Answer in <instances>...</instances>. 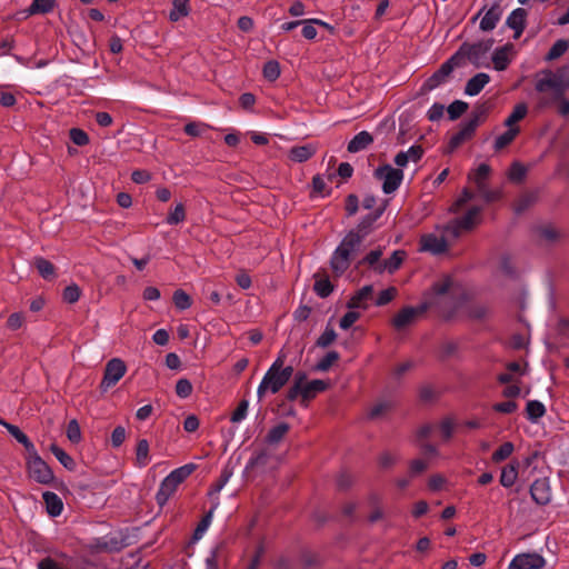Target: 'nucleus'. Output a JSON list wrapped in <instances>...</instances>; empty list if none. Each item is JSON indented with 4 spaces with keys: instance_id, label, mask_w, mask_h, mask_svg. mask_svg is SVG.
Listing matches in <instances>:
<instances>
[{
    "instance_id": "nucleus-1",
    "label": "nucleus",
    "mask_w": 569,
    "mask_h": 569,
    "mask_svg": "<svg viewBox=\"0 0 569 569\" xmlns=\"http://www.w3.org/2000/svg\"><path fill=\"white\" fill-rule=\"evenodd\" d=\"M535 89L541 93L538 108L546 109L555 106L569 89V66H565L556 72L550 69L541 70L537 74Z\"/></svg>"
},
{
    "instance_id": "nucleus-2",
    "label": "nucleus",
    "mask_w": 569,
    "mask_h": 569,
    "mask_svg": "<svg viewBox=\"0 0 569 569\" xmlns=\"http://www.w3.org/2000/svg\"><path fill=\"white\" fill-rule=\"evenodd\" d=\"M362 242L353 233H347L330 258V268L335 277H341L359 253Z\"/></svg>"
},
{
    "instance_id": "nucleus-3",
    "label": "nucleus",
    "mask_w": 569,
    "mask_h": 569,
    "mask_svg": "<svg viewBox=\"0 0 569 569\" xmlns=\"http://www.w3.org/2000/svg\"><path fill=\"white\" fill-rule=\"evenodd\" d=\"M293 373L295 370L292 366H287L286 369L269 367L258 386L257 396L259 400H261L267 392H279L289 382Z\"/></svg>"
},
{
    "instance_id": "nucleus-4",
    "label": "nucleus",
    "mask_w": 569,
    "mask_h": 569,
    "mask_svg": "<svg viewBox=\"0 0 569 569\" xmlns=\"http://www.w3.org/2000/svg\"><path fill=\"white\" fill-rule=\"evenodd\" d=\"M493 43V39L481 40L475 43L463 42L461 44V52L465 53L466 59H468L476 68L488 67L489 63L485 60Z\"/></svg>"
},
{
    "instance_id": "nucleus-5",
    "label": "nucleus",
    "mask_w": 569,
    "mask_h": 569,
    "mask_svg": "<svg viewBox=\"0 0 569 569\" xmlns=\"http://www.w3.org/2000/svg\"><path fill=\"white\" fill-rule=\"evenodd\" d=\"M431 303L425 301L417 307L407 306L403 307L399 312L392 318L391 325L392 327L401 331L409 326L413 325L417 319L423 316L430 308Z\"/></svg>"
},
{
    "instance_id": "nucleus-6",
    "label": "nucleus",
    "mask_w": 569,
    "mask_h": 569,
    "mask_svg": "<svg viewBox=\"0 0 569 569\" xmlns=\"http://www.w3.org/2000/svg\"><path fill=\"white\" fill-rule=\"evenodd\" d=\"M27 468L30 478L41 485H49L53 481L54 475L47 462L34 451L27 458Z\"/></svg>"
},
{
    "instance_id": "nucleus-7",
    "label": "nucleus",
    "mask_w": 569,
    "mask_h": 569,
    "mask_svg": "<svg viewBox=\"0 0 569 569\" xmlns=\"http://www.w3.org/2000/svg\"><path fill=\"white\" fill-rule=\"evenodd\" d=\"M373 177L382 181V191L386 194H390L395 192L401 184L403 180V171L386 163L379 166L375 170Z\"/></svg>"
},
{
    "instance_id": "nucleus-8",
    "label": "nucleus",
    "mask_w": 569,
    "mask_h": 569,
    "mask_svg": "<svg viewBox=\"0 0 569 569\" xmlns=\"http://www.w3.org/2000/svg\"><path fill=\"white\" fill-rule=\"evenodd\" d=\"M126 371V363L121 359L113 358L109 360L104 368L100 389L107 391L109 388L113 387L124 376Z\"/></svg>"
},
{
    "instance_id": "nucleus-9",
    "label": "nucleus",
    "mask_w": 569,
    "mask_h": 569,
    "mask_svg": "<svg viewBox=\"0 0 569 569\" xmlns=\"http://www.w3.org/2000/svg\"><path fill=\"white\" fill-rule=\"evenodd\" d=\"M387 206L388 200H385L380 207L366 214L357 227L349 231V233L358 236L360 241L363 242L365 238L372 232L375 222L385 213Z\"/></svg>"
},
{
    "instance_id": "nucleus-10",
    "label": "nucleus",
    "mask_w": 569,
    "mask_h": 569,
    "mask_svg": "<svg viewBox=\"0 0 569 569\" xmlns=\"http://www.w3.org/2000/svg\"><path fill=\"white\" fill-rule=\"evenodd\" d=\"M546 559L537 552L517 555L509 563V569H542Z\"/></svg>"
},
{
    "instance_id": "nucleus-11",
    "label": "nucleus",
    "mask_w": 569,
    "mask_h": 569,
    "mask_svg": "<svg viewBox=\"0 0 569 569\" xmlns=\"http://www.w3.org/2000/svg\"><path fill=\"white\" fill-rule=\"evenodd\" d=\"M530 496L539 506H546L551 501V488L548 478L536 479L530 486Z\"/></svg>"
},
{
    "instance_id": "nucleus-12",
    "label": "nucleus",
    "mask_w": 569,
    "mask_h": 569,
    "mask_svg": "<svg viewBox=\"0 0 569 569\" xmlns=\"http://www.w3.org/2000/svg\"><path fill=\"white\" fill-rule=\"evenodd\" d=\"M420 249L438 256L448 250V242L443 236L427 233L420 238Z\"/></svg>"
},
{
    "instance_id": "nucleus-13",
    "label": "nucleus",
    "mask_w": 569,
    "mask_h": 569,
    "mask_svg": "<svg viewBox=\"0 0 569 569\" xmlns=\"http://www.w3.org/2000/svg\"><path fill=\"white\" fill-rule=\"evenodd\" d=\"M527 11L522 8L515 9L507 18L506 24L515 31L513 39L520 38L526 28Z\"/></svg>"
},
{
    "instance_id": "nucleus-14",
    "label": "nucleus",
    "mask_w": 569,
    "mask_h": 569,
    "mask_svg": "<svg viewBox=\"0 0 569 569\" xmlns=\"http://www.w3.org/2000/svg\"><path fill=\"white\" fill-rule=\"evenodd\" d=\"M451 67L442 63L440 68L433 72L422 84V91H431L447 81V78L451 74Z\"/></svg>"
},
{
    "instance_id": "nucleus-15",
    "label": "nucleus",
    "mask_w": 569,
    "mask_h": 569,
    "mask_svg": "<svg viewBox=\"0 0 569 569\" xmlns=\"http://www.w3.org/2000/svg\"><path fill=\"white\" fill-rule=\"evenodd\" d=\"M0 425H2V426L8 430V432H9V433H10V435H11V436H12V437H13V438L19 442V443H21V445L24 447V449H26V451H27L28 456H29V455H34V451H37V450H36L34 445L30 441V439L28 438V436H27L24 432H22V431L20 430V428H19L18 426L12 425V423H9V422H7V421H4V420H2V419H0Z\"/></svg>"
},
{
    "instance_id": "nucleus-16",
    "label": "nucleus",
    "mask_w": 569,
    "mask_h": 569,
    "mask_svg": "<svg viewBox=\"0 0 569 569\" xmlns=\"http://www.w3.org/2000/svg\"><path fill=\"white\" fill-rule=\"evenodd\" d=\"M406 257L407 252L405 250H396L392 252L389 259H386L383 262L376 267V271L378 273H382L383 271L393 273L401 267Z\"/></svg>"
},
{
    "instance_id": "nucleus-17",
    "label": "nucleus",
    "mask_w": 569,
    "mask_h": 569,
    "mask_svg": "<svg viewBox=\"0 0 569 569\" xmlns=\"http://www.w3.org/2000/svg\"><path fill=\"white\" fill-rule=\"evenodd\" d=\"M373 136L368 131H360L348 143L347 150L357 153L368 149L373 143Z\"/></svg>"
},
{
    "instance_id": "nucleus-18",
    "label": "nucleus",
    "mask_w": 569,
    "mask_h": 569,
    "mask_svg": "<svg viewBox=\"0 0 569 569\" xmlns=\"http://www.w3.org/2000/svg\"><path fill=\"white\" fill-rule=\"evenodd\" d=\"M513 50L512 43H506L502 47L497 48L492 53V63L496 70L503 71L510 63L509 53Z\"/></svg>"
},
{
    "instance_id": "nucleus-19",
    "label": "nucleus",
    "mask_w": 569,
    "mask_h": 569,
    "mask_svg": "<svg viewBox=\"0 0 569 569\" xmlns=\"http://www.w3.org/2000/svg\"><path fill=\"white\" fill-rule=\"evenodd\" d=\"M328 387L329 382L321 379L307 382L302 388V405L307 406L308 401L313 399L318 393L327 390Z\"/></svg>"
},
{
    "instance_id": "nucleus-20",
    "label": "nucleus",
    "mask_w": 569,
    "mask_h": 569,
    "mask_svg": "<svg viewBox=\"0 0 569 569\" xmlns=\"http://www.w3.org/2000/svg\"><path fill=\"white\" fill-rule=\"evenodd\" d=\"M178 485L167 476L160 483V488L156 495V501L159 507H163L169 498L177 491Z\"/></svg>"
},
{
    "instance_id": "nucleus-21",
    "label": "nucleus",
    "mask_w": 569,
    "mask_h": 569,
    "mask_svg": "<svg viewBox=\"0 0 569 569\" xmlns=\"http://www.w3.org/2000/svg\"><path fill=\"white\" fill-rule=\"evenodd\" d=\"M502 14V9L500 4L495 3L491 8L486 12L483 18L480 21V29L482 31H491L496 28Z\"/></svg>"
},
{
    "instance_id": "nucleus-22",
    "label": "nucleus",
    "mask_w": 569,
    "mask_h": 569,
    "mask_svg": "<svg viewBox=\"0 0 569 569\" xmlns=\"http://www.w3.org/2000/svg\"><path fill=\"white\" fill-rule=\"evenodd\" d=\"M373 292L372 284H367L362 287L360 290L356 291V293L348 300L347 307L349 309H366V301L371 298Z\"/></svg>"
},
{
    "instance_id": "nucleus-23",
    "label": "nucleus",
    "mask_w": 569,
    "mask_h": 569,
    "mask_svg": "<svg viewBox=\"0 0 569 569\" xmlns=\"http://www.w3.org/2000/svg\"><path fill=\"white\" fill-rule=\"evenodd\" d=\"M490 76L483 72L477 73L472 78H470L465 87V93L468 96H477L479 94L485 86L489 83Z\"/></svg>"
},
{
    "instance_id": "nucleus-24",
    "label": "nucleus",
    "mask_w": 569,
    "mask_h": 569,
    "mask_svg": "<svg viewBox=\"0 0 569 569\" xmlns=\"http://www.w3.org/2000/svg\"><path fill=\"white\" fill-rule=\"evenodd\" d=\"M42 499L46 503V509L49 516L58 517L61 515L63 509V502L57 493L46 491L42 493Z\"/></svg>"
},
{
    "instance_id": "nucleus-25",
    "label": "nucleus",
    "mask_w": 569,
    "mask_h": 569,
    "mask_svg": "<svg viewBox=\"0 0 569 569\" xmlns=\"http://www.w3.org/2000/svg\"><path fill=\"white\" fill-rule=\"evenodd\" d=\"M316 151L317 149L313 144L296 146L290 149L289 158L295 162L301 163L309 160Z\"/></svg>"
},
{
    "instance_id": "nucleus-26",
    "label": "nucleus",
    "mask_w": 569,
    "mask_h": 569,
    "mask_svg": "<svg viewBox=\"0 0 569 569\" xmlns=\"http://www.w3.org/2000/svg\"><path fill=\"white\" fill-rule=\"evenodd\" d=\"M536 232L540 239L547 243H555L561 238V232L553 224H541L536 228Z\"/></svg>"
},
{
    "instance_id": "nucleus-27",
    "label": "nucleus",
    "mask_w": 569,
    "mask_h": 569,
    "mask_svg": "<svg viewBox=\"0 0 569 569\" xmlns=\"http://www.w3.org/2000/svg\"><path fill=\"white\" fill-rule=\"evenodd\" d=\"M538 200V191H529L521 194L515 202L513 209L517 214L525 212Z\"/></svg>"
},
{
    "instance_id": "nucleus-28",
    "label": "nucleus",
    "mask_w": 569,
    "mask_h": 569,
    "mask_svg": "<svg viewBox=\"0 0 569 569\" xmlns=\"http://www.w3.org/2000/svg\"><path fill=\"white\" fill-rule=\"evenodd\" d=\"M518 467H519V463L515 462V463H508L507 466H505L502 468L500 479H499L501 486L509 488L515 485V482L518 478Z\"/></svg>"
},
{
    "instance_id": "nucleus-29",
    "label": "nucleus",
    "mask_w": 569,
    "mask_h": 569,
    "mask_svg": "<svg viewBox=\"0 0 569 569\" xmlns=\"http://www.w3.org/2000/svg\"><path fill=\"white\" fill-rule=\"evenodd\" d=\"M290 429V426L287 422H280L277 426L272 427L267 436H266V442L268 445H277L279 443L283 437L288 433Z\"/></svg>"
},
{
    "instance_id": "nucleus-30",
    "label": "nucleus",
    "mask_w": 569,
    "mask_h": 569,
    "mask_svg": "<svg viewBox=\"0 0 569 569\" xmlns=\"http://www.w3.org/2000/svg\"><path fill=\"white\" fill-rule=\"evenodd\" d=\"M49 449L67 470L73 471L76 469V461L62 448L56 443H52Z\"/></svg>"
},
{
    "instance_id": "nucleus-31",
    "label": "nucleus",
    "mask_w": 569,
    "mask_h": 569,
    "mask_svg": "<svg viewBox=\"0 0 569 569\" xmlns=\"http://www.w3.org/2000/svg\"><path fill=\"white\" fill-rule=\"evenodd\" d=\"M34 267L39 274L46 280H51L56 277V268L53 263L42 257H37L34 259Z\"/></svg>"
},
{
    "instance_id": "nucleus-32",
    "label": "nucleus",
    "mask_w": 569,
    "mask_h": 569,
    "mask_svg": "<svg viewBox=\"0 0 569 569\" xmlns=\"http://www.w3.org/2000/svg\"><path fill=\"white\" fill-rule=\"evenodd\" d=\"M190 0H173L172 10L169 13V19L172 22L179 21L181 18L187 17L190 12L189 8Z\"/></svg>"
},
{
    "instance_id": "nucleus-33",
    "label": "nucleus",
    "mask_w": 569,
    "mask_h": 569,
    "mask_svg": "<svg viewBox=\"0 0 569 569\" xmlns=\"http://www.w3.org/2000/svg\"><path fill=\"white\" fill-rule=\"evenodd\" d=\"M316 281L313 284L315 292L320 298H327L329 297L333 291V284L330 282L328 276H325L323 278H319V273L315 274Z\"/></svg>"
},
{
    "instance_id": "nucleus-34",
    "label": "nucleus",
    "mask_w": 569,
    "mask_h": 569,
    "mask_svg": "<svg viewBox=\"0 0 569 569\" xmlns=\"http://www.w3.org/2000/svg\"><path fill=\"white\" fill-rule=\"evenodd\" d=\"M546 413V408L542 402L538 400H530L526 407V415L528 420L536 422Z\"/></svg>"
},
{
    "instance_id": "nucleus-35",
    "label": "nucleus",
    "mask_w": 569,
    "mask_h": 569,
    "mask_svg": "<svg viewBox=\"0 0 569 569\" xmlns=\"http://www.w3.org/2000/svg\"><path fill=\"white\" fill-rule=\"evenodd\" d=\"M149 442L147 439H140L136 448V461L138 467H146L149 463Z\"/></svg>"
},
{
    "instance_id": "nucleus-36",
    "label": "nucleus",
    "mask_w": 569,
    "mask_h": 569,
    "mask_svg": "<svg viewBox=\"0 0 569 569\" xmlns=\"http://www.w3.org/2000/svg\"><path fill=\"white\" fill-rule=\"evenodd\" d=\"M56 0H33L28 8L29 14H46L53 10Z\"/></svg>"
},
{
    "instance_id": "nucleus-37",
    "label": "nucleus",
    "mask_w": 569,
    "mask_h": 569,
    "mask_svg": "<svg viewBox=\"0 0 569 569\" xmlns=\"http://www.w3.org/2000/svg\"><path fill=\"white\" fill-rule=\"evenodd\" d=\"M481 209L479 207L470 208L465 216L457 219L458 226L463 230H471L476 224V218L479 216Z\"/></svg>"
},
{
    "instance_id": "nucleus-38",
    "label": "nucleus",
    "mask_w": 569,
    "mask_h": 569,
    "mask_svg": "<svg viewBox=\"0 0 569 569\" xmlns=\"http://www.w3.org/2000/svg\"><path fill=\"white\" fill-rule=\"evenodd\" d=\"M196 468L194 463H188L174 469L168 476L179 486L196 470Z\"/></svg>"
},
{
    "instance_id": "nucleus-39",
    "label": "nucleus",
    "mask_w": 569,
    "mask_h": 569,
    "mask_svg": "<svg viewBox=\"0 0 569 569\" xmlns=\"http://www.w3.org/2000/svg\"><path fill=\"white\" fill-rule=\"evenodd\" d=\"M490 109H491V104L488 101L478 103L475 106L473 110L471 111L469 119L471 121H476V123L479 126L487 119Z\"/></svg>"
},
{
    "instance_id": "nucleus-40",
    "label": "nucleus",
    "mask_w": 569,
    "mask_h": 569,
    "mask_svg": "<svg viewBox=\"0 0 569 569\" xmlns=\"http://www.w3.org/2000/svg\"><path fill=\"white\" fill-rule=\"evenodd\" d=\"M519 133V128H509L506 132L496 138L495 150L499 151L509 146Z\"/></svg>"
},
{
    "instance_id": "nucleus-41",
    "label": "nucleus",
    "mask_w": 569,
    "mask_h": 569,
    "mask_svg": "<svg viewBox=\"0 0 569 569\" xmlns=\"http://www.w3.org/2000/svg\"><path fill=\"white\" fill-rule=\"evenodd\" d=\"M340 359V355L337 351H329L327 355L320 359L315 366L316 371H328L331 366Z\"/></svg>"
},
{
    "instance_id": "nucleus-42",
    "label": "nucleus",
    "mask_w": 569,
    "mask_h": 569,
    "mask_svg": "<svg viewBox=\"0 0 569 569\" xmlns=\"http://www.w3.org/2000/svg\"><path fill=\"white\" fill-rule=\"evenodd\" d=\"M513 443L510 441H506L492 453L491 460L496 463H499L508 459L513 452Z\"/></svg>"
},
{
    "instance_id": "nucleus-43",
    "label": "nucleus",
    "mask_w": 569,
    "mask_h": 569,
    "mask_svg": "<svg viewBox=\"0 0 569 569\" xmlns=\"http://www.w3.org/2000/svg\"><path fill=\"white\" fill-rule=\"evenodd\" d=\"M528 112V108L525 103H518L512 112L508 116V118L505 120V126L512 128L511 126L520 120H522Z\"/></svg>"
},
{
    "instance_id": "nucleus-44",
    "label": "nucleus",
    "mask_w": 569,
    "mask_h": 569,
    "mask_svg": "<svg viewBox=\"0 0 569 569\" xmlns=\"http://www.w3.org/2000/svg\"><path fill=\"white\" fill-rule=\"evenodd\" d=\"M569 48V40H557L552 47L550 48L549 52L546 56V60L551 61L555 59H558L561 57L566 50Z\"/></svg>"
},
{
    "instance_id": "nucleus-45",
    "label": "nucleus",
    "mask_w": 569,
    "mask_h": 569,
    "mask_svg": "<svg viewBox=\"0 0 569 569\" xmlns=\"http://www.w3.org/2000/svg\"><path fill=\"white\" fill-rule=\"evenodd\" d=\"M469 108V104L462 100H455L447 108L450 120H457L460 118Z\"/></svg>"
},
{
    "instance_id": "nucleus-46",
    "label": "nucleus",
    "mask_w": 569,
    "mask_h": 569,
    "mask_svg": "<svg viewBox=\"0 0 569 569\" xmlns=\"http://www.w3.org/2000/svg\"><path fill=\"white\" fill-rule=\"evenodd\" d=\"M453 284V280L450 276H443L440 280L436 281L431 286V291L436 296H443L449 292Z\"/></svg>"
},
{
    "instance_id": "nucleus-47",
    "label": "nucleus",
    "mask_w": 569,
    "mask_h": 569,
    "mask_svg": "<svg viewBox=\"0 0 569 569\" xmlns=\"http://www.w3.org/2000/svg\"><path fill=\"white\" fill-rule=\"evenodd\" d=\"M172 300L176 308L179 310H186L192 305L190 296L182 289H178L173 292Z\"/></svg>"
},
{
    "instance_id": "nucleus-48",
    "label": "nucleus",
    "mask_w": 569,
    "mask_h": 569,
    "mask_svg": "<svg viewBox=\"0 0 569 569\" xmlns=\"http://www.w3.org/2000/svg\"><path fill=\"white\" fill-rule=\"evenodd\" d=\"M336 339L337 333L335 329L330 325H328L322 335L317 339L316 347L328 348L335 342Z\"/></svg>"
},
{
    "instance_id": "nucleus-49",
    "label": "nucleus",
    "mask_w": 569,
    "mask_h": 569,
    "mask_svg": "<svg viewBox=\"0 0 569 569\" xmlns=\"http://www.w3.org/2000/svg\"><path fill=\"white\" fill-rule=\"evenodd\" d=\"M213 515V509L209 510L200 520L197 528L193 531L192 540L198 541L202 538L203 533L207 531L208 527L210 526L211 519Z\"/></svg>"
},
{
    "instance_id": "nucleus-50",
    "label": "nucleus",
    "mask_w": 569,
    "mask_h": 569,
    "mask_svg": "<svg viewBox=\"0 0 569 569\" xmlns=\"http://www.w3.org/2000/svg\"><path fill=\"white\" fill-rule=\"evenodd\" d=\"M263 77L269 81H276L280 76V64L276 60L267 61L262 70Z\"/></svg>"
},
{
    "instance_id": "nucleus-51",
    "label": "nucleus",
    "mask_w": 569,
    "mask_h": 569,
    "mask_svg": "<svg viewBox=\"0 0 569 569\" xmlns=\"http://www.w3.org/2000/svg\"><path fill=\"white\" fill-rule=\"evenodd\" d=\"M186 219V210L182 203H177L176 207L170 211L168 217L166 218V222L168 224H178Z\"/></svg>"
},
{
    "instance_id": "nucleus-52",
    "label": "nucleus",
    "mask_w": 569,
    "mask_h": 569,
    "mask_svg": "<svg viewBox=\"0 0 569 569\" xmlns=\"http://www.w3.org/2000/svg\"><path fill=\"white\" fill-rule=\"evenodd\" d=\"M381 256H382L381 249L371 250L361 260L358 261L356 267L359 268L362 264H368L369 267H371L376 270V267L381 263V262H379Z\"/></svg>"
},
{
    "instance_id": "nucleus-53",
    "label": "nucleus",
    "mask_w": 569,
    "mask_h": 569,
    "mask_svg": "<svg viewBox=\"0 0 569 569\" xmlns=\"http://www.w3.org/2000/svg\"><path fill=\"white\" fill-rule=\"evenodd\" d=\"M477 191L481 196V198L487 202H493L500 199V191L499 190H490L487 186V183H478Z\"/></svg>"
},
{
    "instance_id": "nucleus-54",
    "label": "nucleus",
    "mask_w": 569,
    "mask_h": 569,
    "mask_svg": "<svg viewBox=\"0 0 569 569\" xmlns=\"http://www.w3.org/2000/svg\"><path fill=\"white\" fill-rule=\"evenodd\" d=\"M527 174V168L518 161H515L510 169L508 177L513 182H521Z\"/></svg>"
},
{
    "instance_id": "nucleus-55",
    "label": "nucleus",
    "mask_w": 569,
    "mask_h": 569,
    "mask_svg": "<svg viewBox=\"0 0 569 569\" xmlns=\"http://www.w3.org/2000/svg\"><path fill=\"white\" fill-rule=\"evenodd\" d=\"M192 383L187 378H181L176 383V393L179 398L186 399L192 393Z\"/></svg>"
},
{
    "instance_id": "nucleus-56",
    "label": "nucleus",
    "mask_w": 569,
    "mask_h": 569,
    "mask_svg": "<svg viewBox=\"0 0 569 569\" xmlns=\"http://www.w3.org/2000/svg\"><path fill=\"white\" fill-rule=\"evenodd\" d=\"M392 408V403L390 401H382L375 405L370 411L368 412V418L373 420L378 419L385 413H387Z\"/></svg>"
},
{
    "instance_id": "nucleus-57",
    "label": "nucleus",
    "mask_w": 569,
    "mask_h": 569,
    "mask_svg": "<svg viewBox=\"0 0 569 569\" xmlns=\"http://www.w3.org/2000/svg\"><path fill=\"white\" fill-rule=\"evenodd\" d=\"M69 137L71 141L79 147L87 146L90 141L88 133L79 128H72L69 132Z\"/></svg>"
},
{
    "instance_id": "nucleus-58",
    "label": "nucleus",
    "mask_w": 569,
    "mask_h": 569,
    "mask_svg": "<svg viewBox=\"0 0 569 569\" xmlns=\"http://www.w3.org/2000/svg\"><path fill=\"white\" fill-rule=\"evenodd\" d=\"M80 295H81L80 288L77 284L72 283L64 288L62 298L68 303H74L79 300Z\"/></svg>"
},
{
    "instance_id": "nucleus-59",
    "label": "nucleus",
    "mask_w": 569,
    "mask_h": 569,
    "mask_svg": "<svg viewBox=\"0 0 569 569\" xmlns=\"http://www.w3.org/2000/svg\"><path fill=\"white\" fill-rule=\"evenodd\" d=\"M67 437L72 443L81 440V430L77 420H71L67 426Z\"/></svg>"
},
{
    "instance_id": "nucleus-60",
    "label": "nucleus",
    "mask_w": 569,
    "mask_h": 569,
    "mask_svg": "<svg viewBox=\"0 0 569 569\" xmlns=\"http://www.w3.org/2000/svg\"><path fill=\"white\" fill-rule=\"evenodd\" d=\"M396 296H397V289L395 287H389V288L380 291V293L376 300V306H379V307L386 306L390 301H392Z\"/></svg>"
},
{
    "instance_id": "nucleus-61",
    "label": "nucleus",
    "mask_w": 569,
    "mask_h": 569,
    "mask_svg": "<svg viewBox=\"0 0 569 569\" xmlns=\"http://www.w3.org/2000/svg\"><path fill=\"white\" fill-rule=\"evenodd\" d=\"M249 402L246 399H242L239 403L236 410L231 415V422L237 423L243 420L247 416Z\"/></svg>"
},
{
    "instance_id": "nucleus-62",
    "label": "nucleus",
    "mask_w": 569,
    "mask_h": 569,
    "mask_svg": "<svg viewBox=\"0 0 569 569\" xmlns=\"http://www.w3.org/2000/svg\"><path fill=\"white\" fill-rule=\"evenodd\" d=\"M360 318V313L353 311L352 309L343 315L340 319L339 326L341 329H349L358 319Z\"/></svg>"
},
{
    "instance_id": "nucleus-63",
    "label": "nucleus",
    "mask_w": 569,
    "mask_h": 569,
    "mask_svg": "<svg viewBox=\"0 0 569 569\" xmlns=\"http://www.w3.org/2000/svg\"><path fill=\"white\" fill-rule=\"evenodd\" d=\"M207 128L203 123L189 122L184 126L183 131L190 137H200Z\"/></svg>"
},
{
    "instance_id": "nucleus-64",
    "label": "nucleus",
    "mask_w": 569,
    "mask_h": 569,
    "mask_svg": "<svg viewBox=\"0 0 569 569\" xmlns=\"http://www.w3.org/2000/svg\"><path fill=\"white\" fill-rule=\"evenodd\" d=\"M38 569H70L62 563H59L51 557H46L38 562Z\"/></svg>"
}]
</instances>
